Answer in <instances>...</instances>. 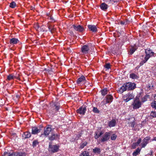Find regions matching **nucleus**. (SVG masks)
<instances>
[{
  "label": "nucleus",
  "mask_w": 156,
  "mask_h": 156,
  "mask_svg": "<svg viewBox=\"0 0 156 156\" xmlns=\"http://www.w3.org/2000/svg\"><path fill=\"white\" fill-rule=\"evenodd\" d=\"M104 67L106 69V70L110 68V65L109 63H107L104 66Z\"/></svg>",
  "instance_id": "39"
},
{
  "label": "nucleus",
  "mask_w": 156,
  "mask_h": 156,
  "mask_svg": "<svg viewBox=\"0 0 156 156\" xmlns=\"http://www.w3.org/2000/svg\"><path fill=\"white\" fill-rule=\"evenodd\" d=\"M50 19L52 20H54V19H53V18H52V17H50Z\"/></svg>",
  "instance_id": "49"
},
{
  "label": "nucleus",
  "mask_w": 156,
  "mask_h": 156,
  "mask_svg": "<svg viewBox=\"0 0 156 156\" xmlns=\"http://www.w3.org/2000/svg\"><path fill=\"white\" fill-rule=\"evenodd\" d=\"M101 8L103 10H105L108 8V5L105 3H102L100 5Z\"/></svg>",
  "instance_id": "23"
},
{
  "label": "nucleus",
  "mask_w": 156,
  "mask_h": 156,
  "mask_svg": "<svg viewBox=\"0 0 156 156\" xmlns=\"http://www.w3.org/2000/svg\"><path fill=\"white\" fill-rule=\"evenodd\" d=\"M34 27L36 30L38 31L40 27L38 24L37 23L35 24L34 25Z\"/></svg>",
  "instance_id": "34"
},
{
  "label": "nucleus",
  "mask_w": 156,
  "mask_h": 156,
  "mask_svg": "<svg viewBox=\"0 0 156 156\" xmlns=\"http://www.w3.org/2000/svg\"><path fill=\"white\" fill-rule=\"evenodd\" d=\"M72 27L76 31L79 32H82L84 30L83 27L80 25H73L72 26Z\"/></svg>",
  "instance_id": "9"
},
{
  "label": "nucleus",
  "mask_w": 156,
  "mask_h": 156,
  "mask_svg": "<svg viewBox=\"0 0 156 156\" xmlns=\"http://www.w3.org/2000/svg\"><path fill=\"white\" fill-rule=\"evenodd\" d=\"M110 133L109 132L105 133L101 139L100 140L101 142H104L108 140L110 138Z\"/></svg>",
  "instance_id": "7"
},
{
  "label": "nucleus",
  "mask_w": 156,
  "mask_h": 156,
  "mask_svg": "<svg viewBox=\"0 0 156 156\" xmlns=\"http://www.w3.org/2000/svg\"><path fill=\"white\" fill-rule=\"evenodd\" d=\"M103 133L102 131H97L95 132L94 133V138L97 139Z\"/></svg>",
  "instance_id": "18"
},
{
  "label": "nucleus",
  "mask_w": 156,
  "mask_h": 156,
  "mask_svg": "<svg viewBox=\"0 0 156 156\" xmlns=\"http://www.w3.org/2000/svg\"><path fill=\"white\" fill-rule=\"evenodd\" d=\"M45 27L44 26H41L39 28L38 31L44 32L45 31Z\"/></svg>",
  "instance_id": "36"
},
{
  "label": "nucleus",
  "mask_w": 156,
  "mask_h": 156,
  "mask_svg": "<svg viewBox=\"0 0 156 156\" xmlns=\"http://www.w3.org/2000/svg\"><path fill=\"white\" fill-rule=\"evenodd\" d=\"M93 151L95 153L99 154L100 153V149L98 148H95L93 149Z\"/></svg>",
  "instance_id": "31"
},
{
  "label": "nucleus",
  "mask_w": 156,
  "mask_h": 156,
  "mask_svg": "<svg viewBox=\"0 0 156 156\" xmlns=\"http://www.w3.org/2000/svg\"><path fill=\"white\" fill-rule=\"evenodd\" d=\"M27 154L25 152H13V156H26Z\"/></svg>",
  "instance_id": "15"
},
{
  "label": "nucleus",
  "mask_w": 156,
  "mask_h": 156,
  "mask_svg": "<svg viewBox=\"0 0 156 156\" xmlns=\"http://www.w3.org/2000/svg\"><path fill=\"white\" fill-rule=\"evenodd\" d=\"M138 145L137 144L135 143H133L132 145V148L133 149H135L136 148V146H137Z\"/></svg>",
  "instance_id": "45"
},
{
  "label": "nucleus",
  "mask_w": 156,
  "mask_h": 156,
  "mask_svg": "<svg viewBox=\"0 0 156 156\" xmlns=\"http://www.w3.org/2000/svg\"><path fill=\"white\" fill-rule=\"evenodd\" d=\"M117 137V136L115 134H113L111 136V139L112 140H115Z\"/></svg>",
  "instance_id": "32"
},
{
  "label": "nucleus",
  "mask_w": 156,
  "mask_h": 156,
  "mask_svg": "<svg viewBox=\"0 0 156 156\" xmlns=\"http://www.w3.org/2000/svg\"><path fill=\"white\" fill-rule=\"evenodd\" d=\"M121 23V24H124V22H122Z\"/></svg>",
  "instance_id": "50"
},
{
  "label": "nucleus",
  "mask_w": 156,
  "mask_h": 156,
  "mask_svg": "<svg viewBox=\"0 0 156 156\" xmlns=\"http://www.w3.org/2000/svg\"><path fill=\"white\" fill-rule=\"evenodd\" d=\"M88 27L90 30L93 32H96L97 31V28L95 25H89Z\"/></svg>",
  "instance_id": "13"
},
{
  "label": "nucleus",
  "mask_w": 156,
  "mask_h": 156,
  "mask_svg": "<svg viewBox=\"0 0 156 156\" xmlns=\"http://www.w3.org/2000/svg\"><path fill=\"white\" fill-rule=\"evenodd\" d=\"M81 136V133H80L77 135V137H76V139H78L79 137H80Z\"/></svg>",
  "instance_id": "47"
},
{
  "label": "nucleus",
  "mask_w": 156,
  "mask_h": 156,
  "mask_svg": "<svg viewBox=\"0 0 156 156\" xmlns=\"http://www.w3.org/2000/svg\"><path fill=\"white\" fill-rule=\"evenodd\" d=\"M48 28L49 31L51 33H52L55 30V28L54 27V26L52 25L49 26Z\"/></svg>",
  "instance_id": "26"
},
{
  "label": "nucleus",
  "mask_w": 156,
  "mask_h": 156,
  "mask_svg": "<svg viewBox=\"0 0 156 156\" xmlns=\"http://www.w3.org/2000/svg\"><path fill=\"white\" fill-rule=\"evenodd\" d=\"M150 115L153 118H156V112L152 111Z\"/></svg>",
  "instance_id": "38"
},
{
  "label": "nucleus",
  "mask_w": 156,
  "mask_h": 156,
  "mask_svg": "<svg viewBox=\"0 0 156 156\" xmlns=\"http://www.w3.org/2000/svg\"><path fill=\"white\" fill-rule=\"evenodd\" d=\"M136 87V84L131 82H127L124 83L122 86L119 88L118 90V92L120 94L126 90H132Z\"/></svg>",
  "instance_id": "1"
},
{
  "label": "nucleus",
  "mask_w": 156,
  "mask_h": 156,
  "mask_svg": "<svg viewBox=\"0 0 156 156\" xmlns=\"http://www.w3.org/2000/svg\"><path fill=\"white\" fill-rule=\"evenodd\" d=\"M3 156H13V152L11 153L10 151H5L2 154Z\"/></svg>",
  "instance_id": "22"
},
{
  "label": "nucleus",
  "mask_w": 156,
  "mask_h": 156,
  "mask_svg": "<svg viewBox=\"0 0 156 156\" xmlns=\"http://www.w3.org/2000/svg\"><path fill=\"white\" fill-rule=\"evenodd\" d=\"M51 130L52 129L51 128V126L48 125L44 128V133L42 134L41 135H44L46 137L49 135Z\"/></svg>",
  "instance_id": "6"
},
{
  "label": "nucleus",
  "mask_w": 156,
  "mask_h": 156,
  "mask_svg": "<svg viewBox=\"0 0 156 156\" xmlns=\"http://www.w3.org/2000/svg\"><path fill=\"white\" fill-rule=\"evenodd\" d=\"M38 144V142L37 140H34L33 143V147H35Z\"/></svg>",
  "instance_id": "43"
},
{
  "label": "nucleus",
  "mask_w": 156,
  "mask_h": 156,
  "mask_svg": "<svg viewBox=\"0 0 156 156\" xmlns=\"http://www.w3.org/2000/svg\"><path fill=\"white\" fill-rule=\"evenodd\" d=\"M136 49V46L135 47L134 46L133 47H132L130 49V54L132 55V54L135 51V50Z\"/></svg>",
  "instance_id": "29"
},
{
  "label": "nucleus",
  "mask_w": 156,
  "mask_h": 156,
  "mask_svg": "<svg viewBox=\"0 0 156 156\" xmlns=\"http://www.w3.org/2000/svg\"><path fill=\"white\" fill-rule=\"evenodd\" d=\"M151 107L154 108L155 109H156V101H153L151 103Z\"/></svg>",
  "instance_id": "37"
},
{
  "label": "nucleus",
  "mask_w": 156,
  "mask_h": 156,
  "mask_svg": "<svg viewBox=\"0 0 156 156\" xmlns=\"http://www.w3.org/2000/svg\"><path fill=\"white\" fill-rule=\"evenodd\" d=\"M153 140H156V137Z\"/></svg>",
  "instance_id": "52"
},
{
  "label": "nucleus",
  "mask_w": 156,
  "mask_h": 156,
  "mask_svg": "<svg viewBox=\"0 0 156 156\" xmlns=\"http://www.w3.org/2000/svg\"><path fill=\"white\" fill-rule=\"evenodd\" d=\"M16 6V4L14 2H11L9 5V6L12 8H15Z\"/></svg>",
  "instance_id": "33"
},
{
  "label": "nucleus",
  "mask_w": 156,
  "mask_h": 156,
  "mask_svg": "<svg viewBox=\"0 0 156 156\" xmlns=\"http://www.w3.org/2000/svg\"><path fill=\"white\" fill-rule=\"evenodd\" d=\"M145 53L146 54L144 59L140 63V66H142L144 63H145L150 58V57L153 55L154 52H152L150 49H146L145 51Z\"/></svg>",
  "instance_id": "2"
},
{
  "label": "nucleus",
  "mask_w": 156,
  "mask_h": 156,
  "mask_svg": "<svg viewBox=\"0 0 156 156\" xmlns=\"http://www.w3.org/2000/svg\"><path fill=\"white\" fill-rule=\"evenodd\" d=\"M141 139L140 138H139L137 141L136 143H136L138 145L139 144H140L141 142Z\"/></svg>",
  "instance_id": "46"
},
{
  "label": "nucleus",
  "mask_w": 156,
  "mask_h": 156,
  "mask_svg": "<svg viewBox=\"0 0 156 156\" xmlns=\"http://www.w3.org/2000/svg\"><path fill=\"white\" fill-rule=\"evenodd\" d=\"M59 135L58 134L53 133L51 136L49 137V139L50 140H53L55 139L58 138Z\"/></svg>",
  "instance_id": "14"
},
{
  "label": "nucleus",
  "mask_w": 156,
  "mask_h": 156,
  "mask_svg": "<svg viewBox=\"0 0 156 156\" xmlns=\"http://www.w3.org/2000/svg\"><path fill=\"white\" fill-rule=\"evenodd\" d=\"M32 133L33 134H36L39 133L40 129H38L36 127H33L32 128Z\"/></svg>",
  "instance_id": "16"
},
{
  "label": "nucleus",
  "mask_w": 156,
  "mask_h": 156,
  "mask_svg": "<svg viewBox=\"0 0 156 156\" xmlns=\"http://www.w3.org/2000/svg\"><path fill=\"white\" fill-rule=\"evenodd\" d=\"M116 121L115 119H112L108 123V125L110 127L115 126L116 125Z\"/></svg>",
  "instance_id": "21"
},
{
  "label": "nucleus",
  "mask_w": 156,
  "mask_h": 156,
  "mask_svg": "<svg viewBox=\"0 0 156 156\" xmlns=\"http://www.w3.org/2000/svg\"><path fill=\"white\" fill-rule=\"evenodd\" d=\"M85 77L83 76H82L77 79L76 83L78 84H80L81 83L83 82L85 80Z\"/></svg>",
  "instance_id": "19"
},
{
  "label": "nucleus",
  "mask_w": 156,
  "mask_h": 156,
  "mask_svg": "<svg viewBox=\"0 0 156 156\" xmlns=\"http://www.w3.org/2000/svg\"><path fill=\"white\" fill-rule=\"evenodd\" d=\"M13 79V76L12 75H10L7 77V80H11Z\"/></svg>",
  "instance_id": "42"
},
{
  "label": "nucleus",
  "mask_w": 156,
  "mask_h": 156,
  "mask_svg": "<svg viewBox=\"0 0 156 156\" xmlns=\"http://www.w3.org/2000/svg\"><path fill=\"white\" fill-rule=\"evenodd\" d=\"M150 137L148 136L146 137L143 140L141 143L142 147H144L148 142L149 140H150Z\"/></svg>",
  "instance_id": "11"
},
{
  "label": "nucleus",
  "mask_w": 156,
  "mask_h": 156,
  "mask_svg": "<svg viewBox=\"0 0 156 156\" xmlns=\"http://www.w3.org/2000/svg\"><path fill=\"white\" fill-rule=\"evenodd\" d=\"M135 125V123L134 120H133L131 123H130V126L132 128L134 127Z\"/></svg>",
  "instance_id": "44"
},
{
  "label": "nucleus",
  "mask_w": 156,
  "mask_h": 156,
  "mask_svg": "<svg viewBox=\"0 0 156 156\" xmlns=\"http://www.w3.org/2000/svg\"><path fill=\"white\" fill-rule=\"evenodd\" d=\"M87 144V142L86 141H82L80 144V148L82 149L85 146H86Z\"/></svg>",
  "instance_id": "28"
},
{
  "label": "nucleus",
  "mask_w": 156,
  "mask_h": 156,
  "mask_svg": "<svg viewBox=\"0 0 156 156\" xmlns=\"http://www.w3.org/2000/svg\"><path fill=\"white\" fill-rule=\"evenodd\" d=\"M79 156H90V153L88 152L84 151Z\"/></svg>",
  "instance_id": "25"
},
{
  "label": "nucleus",
  "mask_w": 156,
  "mask_h": 156,
  "mask_svg": "<svg viewBox=\"0 0 156 156\" xmlns=\"http://www.w3.org/2000/svg\"><path fill=\"white\" fill-rule=\"evenodd\" d=\"M120 0H112L114 2H116L119 1Z\"/></svg>",
  "instance_id": "48"
},
{
  "label": "nucleus",
  "mask_w": 156,
  "mask_h": 156,
  "mask_svg": "<svg viewBox=\"0 0 156 156\" xmlns=\"http://www.w3.org/2000/svg\"><path fill=\"white\" fill-rule=\"evenodd\" d=\"M102 95L105 96L107 94V90L106 89H104L101 91Z\"/></svg>",
  "instance_id": "35"
},
{
  "label": "nucleus",
  "mask_w": 156,
  "mask_h": 156,
  "mask_svg": "<svg viewBox=\"0 0 156 156\" xmlns=\"http://www.w3.org/2000/svg\"><path fill=\"white\" fill-rule=\"evenodd\" d=\"M31 136L30 133L28 132H25L24 133V135L23 136L25 138H29Z\"/></svg>",
  "instance_id": "24"
},
{
  "label": "nucleus",
  "mask_w": 156,
  "mask_h": 156,
  "mask_svg": "<svg viewBox=\"0 0 156 156\" xmlns=\"http://www.w3.org/2000/svg\"><path fill=\"white\" fill-rule=\"evenodd\" d=\"M19 42V40L17 39L14 38H13L11 39L9 41L10 44L12 45L16 44Z\"/></svg>",
  "instance_id": "17"
},
{
  "label": "nucleus",
  "mask_w": 156,
  "mask_h": 156,
  "mask_svg": "<svg viewBox=\"0 0 156 156\" xmlns=\"http://www.w3.org/2000/svg\"><path fill=\"white\" fill-rule=\"evenodd\" d=\"M149 97L148 95H146L144 96L142 99V101L143 102H144L147 101V99Z\"/></svg>",
  "instance_id": "40"
},
{
  "label": "nucleus",
  "mask_w": 156,
  "mask_h": 156,
  "mask_svg": "<svg viewBox=\"0 0 156 156\" xmlns=\"http://www.w3.org/2000/svg\"><path fill=\"white\" fill-rule=\"evenodd\" d=\"M150 154H152V151H151V150L150 151Z\"/></svg>",
  "instance_id": "51"
},
{
  "label": "nucleus",
  "mask_w": 156,
  "mask_h": 156,
  "mask_svg": "<svg viewBox=\"0 0 156 156\" xmlns=\"http://www.w3.org/2000/svg\"><path fill=\"white\" fill-rule=\"evenodd\" d=\"M134 96L132 93H129L123 96V100L127 102L134 98Z\"/></svg>",
  "instance_id": "5"
},
{
  "label": "nucleus",
  "mask_w": 156,
  "mask_h": 156,
  "mask_svg": "<svg viewBox=\"0 0 156 156\" xmlns=\"http://www.w3.org/2000/svg\"><path fill=\"white\" fill-rule=\"evenodd\" d=\"M140 149L139 148H137L136 151L133 153V155L134 156H136L140 152Z\"/></svg>",
  "instance_id": "27"
},
{
  "label": "nucleus",
  "mask_w": 156,
  "mask_h": 156,
  "mask_svg": "<svg viewBox=\"0 0 156 156\" xmlns=\"http://www.w3.org/2000/svg\"><path fill=\"white\" fill-rule=\"evenodd\" d=\"M89 50L90 48L89 45H84L81 48V52L83 54L88 53Z\"/></svg>",
  "instance_id": "8"
},
{
  "label": "nucleus",
  "mask_w": 156,
  "mask_h": 156,
  "mask_svg": "<svg viewBox=\"0 0 156 156\" xmlns=\"http://www.w3.org/2000/svg\"><path fill=\"white\" fill-rule=\"evenodd\" d=\"M59 147L56 145H51V143H50L49 144V151L55 153L58 151Z\"/></svg>",
  "instance_id": "4"
},
{
  "label": "nucleus",
  "mask_w": 156,
  "mask_h": 156,
  "mask_svg": "<svg viewBox=\"0 0 156 156\" xmlns=\"http://www.w3.org/2000/svg\"><path fill=\"white\" fill-rule=\"evenodd\" d=\"M86 111V108L84 106L81 107L76 111L78 113L81 115L84 114Z\"/></svg>",
  "instance_id": "10"
},
{
  "label": "nucleus",
  "mask_w": 156,
  "mask_h": 156,
  "mask_svg": "<svg viewBox=\"0 0 156 156\" xmlns=\"http://www.w3.org/2000/svg\"><path fill=\"white\" fill-rule=\"evenodd\" d=\"M93 111L95 113H99V111L98 110L97 108L94 107L93 109Z\"/></svg>",
  "instance_id": "41"
},
{
  "label": "nucleus",
  "mask_w": 156,
  "mask_h": 156,
  "mask_svg": "<svg viewBox=\"0 0 156 156\" xmlns=\"http://www.w3.org/2000/svg\"><path fill=\"white\" fill-rule=\"evenodd\" d=\"M132 105L133 106V108L134 109L139 108L141 106V102L140 101L138 98L136 97L134 100Z\"/></svg>",
  "instance_id": "3"
},
{
  "label": "nucleus",
  "mask_w": 156,
  "mask_h": 156,
  "mask_svg": "<svg viewBox=\"0 0 156 156\" xmlns=\"http://www.w3.org/2000/svg\"><path fill=\"white\" fill-rule=\"evenodd\" d=\"M60 106L58 104H55L53 107V113H55L56 112L58 111L59 109Z\"/></svg>",
  "instance_id": "20"
},
{
  "label": "nucleus",
  "mask_w": 156,
  "mask_h": 156,
  "mask_svg": "<svg viewBox=\"0 0 156 156\" xmlns=\"http://www.w3.org/2000/svg\"><path fill=\"white\" fill-rule=\"evenodd\" d=\"M130 77L132 79H137L138 77L136 74L133 73L130 74Z\"/></svg>",
  "instance_id": "30"
},
{
  "label": "nucleus",
  "mask_w": 156,
  "mask_h": 156,
  "mask_svg": "<svg viewBox=\"0 0 156 156\" xmlns=\"http://www.w3.org/2000/svg\"><path fill=\"white\" fill-rule=\"evenodd\" d=\"M106 103H104V101H103L102 102V103H103L104 104H106L108 103H111L112 102L113 100V98L112 96L108 95L106 96Z\"/></svg>",
  "instance_id": "12"
}]
</instances>
